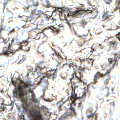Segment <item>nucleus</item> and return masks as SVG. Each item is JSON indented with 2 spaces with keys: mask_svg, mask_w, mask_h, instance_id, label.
Masks as SVG:
<instances>
[{
  "mask_svg": "<svg viewBox=\"0 0 120 120\" xmlns=\"http://www.w3.org/2000/svg\"><path fill=\"white\" fill-rule=\"evenodd\" d=\"M13 84L15 87V90L14 92V95L17 98H20L25 104L26 107L24 108V111L28 115V116L32 120H43L39 110L36 111L31 110L29 107L28 99L25 96V93L27 91L26 90V88L30 86L31 84L29 83H21L18 84L17 87L16 83L13 81H12Z\"/></svg>",
  "mask_w": 120,
  "mask_h": 120,
  "instance_id": "f257e3e1",
  "label": "nucleus"
},
{
  "mask_svg": "<svg viewBox=\"0 0 120 120\" xmlns=\"http://www.w3.org/2000/svg\"><path fill=\"white\" fill-rule=\"evenodd\" d=\"M77 87L75 86L74 88H72V92L71 94V96L69 97L68 99V100L70 101L69 105L70 108L68 109L66 112L62 115L59 118L60 120H63L66 117H71L76 114L75 110L73 106L75 104V102L77 98L75 92V89Z\"/></svg>",
  "mask_w": 120,
  "mask_h": 120,
  "instance_id": "f03ea898",
  "label": "nucleus"
},
{
  "mask_svg": "<svg viewBox=\"0 0 120 120\" xmlns=\"http://www.w3.org/2000/svg\"><path fill=\"white\" fill-rule=\"evenodd\" d=\"M92 12V11L91 10H90L88 9H83L80 11H79L78 10L75 11L73 12L72 15H69V14H68V17L70 16L71 17L76 16L78 15H82L85 13H90Z\"/></svg>",
  "mask_w": 120,
  "mask_h": 120,
  "instance_id": "7ed1b4c3",
  "label": "nucleus"
},
{
  "mask_svg": "<svg viewBox=\"0 0 120 120\" xmlns=\"http://www.w3.org/2000/svg\"><path fill=\"white\" fill-rule=\"evenodd\" d=\"M73 77L69 78V79L71 82V80L73 79H76L77 81L76 80L73 81L74 84V85L76 84L77 83H79L80 82H83L82 80H81L80 77L79 76H76V74L75 73L73 74Z\"/></svg>",
  "mask_w": 120,
  "mask_h": 120,
  "instance_id": "20e7f679",
  "label": "nucleus"
},
{
  "mask_svg": "<svg viewBox=\"0 0 120 120\" xmlns=\"http://www.w3.org/2000/svg\"><path fill=\"white\" fill-rule=\"evenodd\" d=\"M119 54L118 52L116 53L115 55V57L114 59L112 58H110L108 59V60L109 62V64H112L113 63H114L112 65V66H114V65L115 63H116V61L117 60H118L119 59V56L118 55Z\"/></svg>",
  "mask_w": 120,
  "mask_h": 120,
  "instance_id": "39448f33",
  "label": "nucleus"
},
{
  "mask_svg": "<svg viewBox=\"0 0 120 120\" xmlns=\"http://www.w3.org/2000/svg\"><path fill=\"white\" fill-rule=\"evenodd\" d=\"M14 41V39H12L11 41V43L9 44L8 47V49L5 50L4 49V54L8 55L9 53L13 52V51L11 49L10 47L12 45V43H13Z\"/></svg>",
  "mask_w": 120,
  "mask_h": 120,
  "instance_id": "423d86ee",
  "label": "nucleus"
},
{
  "mask_svg": "<svg viewBox=\"0 0 120 120\" xmlns=\"http://www.w3.org/2000/svg\"><path fill=\"white\" fill-rule=\"evenodd\" d=\"M44 77H50V78H52L53 80L56 78V74L53 73H50V74L48 73L44 74L43 76Z\"/></svg>",
  "mask_w": 120,
  "mask_h": 120,
  "instance_id": "0eeeda50",
  "label": "nucleus"
},
{
  "mask_svg": "<svg viewBox=\"0 0 120 120\" xmlns=\"http://www.w3.org/2000/svg\"><path fill=\"white\" fill-rule=\"evenodd\" d=\"M28 92L32 94V97L31 98V100L32 101L37 102L38 101V100L37 99L34 97V92L32 90H31L30 89H29L28 90Z\"/></svg>",
  "mask_w": 120,
  "mask_h": 120,
  "instance_id": "6e6552de",
  "label": "nucleus"
},
{
  "mask_svg": "<svg viewBox=\"0 0 120 120\" xmlns=\"http://www.w3.org/2000/svg\"><path fill=\"white\" fill-rule=\"evenodd\" d=\"M44 68V67H41L40 66H38L37 68H36L35 67H32V71H37L38 70L42 69H43Z\"/></svg>",
  "mask_w": 120,
  "mask_h": 120,
  "instance_id": "1a4fd4ad",
  "label": "nucleus"
},
{
  "mask_svg": "<svg viewBox=\"0 0 120 120\" xmlns=\"http://www.w3.org/2000/svg\"><path fill=\"white\" fill-rule=\"evenodd\" d=\"M110 71V70H108L105 73L102 74L101 73L99 72H98L97 73V76H99L100 77L102 76L103 75H105L107 73H109Z\"/></svg>",
  "mask_w": 120,
  "mask_h": 120,
  "instance_id": "9d476101",
  "label": "nucleus"
},
{
  "mask_svg": "<svg viewBox=\"0 0 120 120\" xmlns=\"http://www.w3.org/2000/svg\"><path fill=\"white\" fill-rule=\"evenodd\" d=\"M84 90H85L84 91L82 97H81L82 98V101H84L85 99V95L86 94V90L87 89V88H86L85 87L84 88Z\"/></svg>",
  "mask_w": 120,
  "mask_h": 120,
  "instance_id": "9b49d317",
  "label": "nucleus"
},
{
  "mask_svg": "<svg viewBox=\"0 0 120 120\" xmlns=\"http://www.w3.org/2000/svg\"><path fill=\"white\" fill-rule=\"evenodd\" d=\"M19 117L18 120H25L24 116L21 113L20 115H19Z\"/></svg>",
  "mask_w": 120,
  "mask_h": 120,
  "instance_id": "f8f14e48",
  "label": "nucleus"
},
{
  "mask_svg": "<svg viewBox=\"0 0 120 120\" xmlns=\"http://www.w3.org/2000/svg\"><path fill=\"white\" fill-rule=\"evenodd\" d=\"M43 110L45 112V114L46 115H47V114L48 113L49 115H50V113H49V110L47 108H45Z\"/></svg>",
  "mask_w": 120,
  "mask_h": 120,
  "instance_id": "ddd939ff",
  "label": "nucleus"
},
{
  "mask_svg": "<svg viewBox=\"0 0 120 120\" xmlns=\"http://www.w3.org/2000/svg\"><path fill=\"white\" fill-rule=\"evenodd\" d=\"M86 61L89 64H90V63H92V64L94 60L91 59H86Z\"/></svg>",
  "mask_w": 120,
  "mask_h": 120,
  "instance_id": "4468645a",
  "label": "nucleus"
},
{
  "mask_svg": "<svg viewBox=\"0 0 120 120\" xmlns=\"http://www.w3.org/2000/svg\"><path fill=\"white\" fill-rule=\"evenodd\" d=\"M108 16L107 15V12H105L104 13L102 17L103 19H104L107 18Z\"/></svg>",
  "mask_w": 120,
  "mask_h": 120,
  "instance_id": "2eb2a0df",
  "label": "nucleus"
},
{
  "mask_svg": "<svg viewBox=\"0 0 120 120\" xmlns=\"http://www.w3.org/2000/svg\"><path fill=\"white\" fill-rule=\"evenodd\" d=\"M45 7L47 8H49L51 7L50 4L49 3V1L48 0L46 1Z\"/></svg>",
  "mask_w": 120,
  "mask_h": 120,
  "instance_id": "dca6fc26",
  "label": "nucleus"
},
{
  "mask_svg": "<svg viewBox=\"0 0 120 120\" xmlns=\"http://www.w3.org/2000/svg\"><path fill=\"white\" fill-rule=\"evenodd\" d=\"M55 69H54L52 68H48L47 67V68H46V70L47 71H54L55 70Z\"/></svg>",
  "mask_w": 120,
  "mask_h": 120,
  "instance_id": "f3484780",
  "label": "nucleus"
},
{
  "mask_svg": "<svg viewBox=\"0 0 120 120\" xmlns=\"http://www.w3.org/2000/svg\"><path fill=\"white\" fill-rule=\"evenodd\" d=\"M106 12L108 16H111L113 15V13L112 11H107Z\"/></svg>",
  "mask_w": 120,
  "mask_h": 120,
  "instance_id": "a211bd4d",
  "label": "nucleus"
},
{
  "mask_svg": "<svg viewBox=\"0 0 120 120\" xmlns=\"http://www.w3.org/2000/svg\"><path fill=\"white\" fill-rule=\"evenodd\" d=\"M109 79V75H108L107 78L106 79H105L104 80V82L105 83H107L108 82V81Z\"/></svg>",
  "mask_w": 120,
  "mask_h": 120,
  "instance_id": "6ab92c4d",
  "label": "nucleus"
},
{
  "mask_svg": "<svg viewBox=\"0 0 120 120\" xmlns=\"http://www.w3.org/2000/svg\"><path fill=\"white\" fill-rule=\"evenodd\" d=\"M94 116V115L92 113H91L90 114H88L87 115V116L88 117H92Z\"/></svg>",
  "mask_w": 120,
  "mask_h": 120,
  "instance_id": "aec40b11",
  "label": "nucleus"
},
{
  "mask_svg": "<svg viewBox=\"0 0 120 120\" xmlns=\"http://www.w3.org/2000/svg\"><path fill=\"white\" fill-rule=\"evenodd\" d=\"M116 43L115 42H113L112 41H111L110 42V44L111 46L112 47L115 45Z\"/></svg>",
  "mask_w": 120,
  "mask_h": 120,
  "instance_id": "412c9836",
  "label": "nucleus"
},
{
  "mask_svg": "<svg viewBox=\"0 0 120 120\" xmlns=\"http://www.w3.org/2000/svg\"><path fill=\"white\" fill-rule=\"evenodd\" d=\"M19 17H21L23 19H22V21H24V20L26 19V17L25 16H22L21 17L19 15Z\"/></svg>",
  "mask_w": 120,
  "mask_h": 120,
  "instance_id": "4be33fe9",
  "label": "nucleus"
},
{
  "mask_svg": "<svg viewBox=\"0 0 120 120\" xmlns=\"http://www.w3.org/2000/svg\"><path fill=\"white\" fill-rule=\"evenodd\" d=\"M104 1L105 2L106 4H110V3L109 2V0H104Z\"/></svg>",
  "mask_w": 120,
  "mask_h": 120,
  "instance_id": "5701e85b",
  "label": "nucleus"
},
{
  "mask_svg": "<svg viewBox=\"0 0 120 120\" xmlns=\"http://www.w3.org/2000/svg\"><path fill=\"white\" fill-rule=\"evenodd\" d=\"M6 27L5 25L2 26L1 28V30H4L5 29Z\"/></svg>",
  "mask_w": 120,
  "mask_h": 120,
  "instance_id": "b1692460",
  "label": "nucleus"
},
{
  "mask_svg": "<svg viewBox=\"0 0 120 120\" xmlns=\"http://www.w3.org/2000/svg\"><path fill=\"white\" fill-rule=\"evenodd\" d=\"M94 82L96 81L97 80V77L96 75H95L94 76Z\"/></svg>",
  "mask_w": 120,
  "mask_h": 120,
  "instance_id": "393cba45",
  "label": "nucleus"
},
{
  "mask_svg": "<svg viewBox=\"0 0 120 120\" xmlns=\"http://www.w3.org/2000/svg\"><path fill=\"white\" fill-rule=\"evenodd\" d=\"M56 10H58L59 11H62V9L58 7L56 8Z\"/></svg>",
  "mask_w": 120,
  "mask_h": 120,
  "instance_id": "a878e982",
  "label": "nucleus"
},
{
  "mask_svg": "<svg viewBox=\"0 0 120 120\" xmlns=\"http://www.w3.org/2000/svg\"><path fill=\"white\" fill-rule=\"evenodd\" d=\"M51 17V16L47 15L45 16V18L46 19H49Z\"/></svg>",
  "mask_w": 120,
  "mask_h": 120,
  "instance_id": "bb28decb",
  "label": "nucleus"
},
{
  "mask_svg": "<svg viewBox=\"0 0 120 120\" xmlns=\"http://www.w3.org/2000/svg\"><path fill=\"white\" fill-rule=\"evenodd\" d=\"M51 29L54 31L56 32V31H57V30L55 29L53 27H51Z\"/></svg>",
  "mask_w": 120,
  "mask_h": 120,
  "instance_id": "cd10ccee",
  "label": "nucleus"
},
{
  "mask_svg": "<svg viewBox=\"0 0 120 120\" xmlns=\"http://www.w3.org/2000/svg\"><path fill=\"white\" fill-rule=\"evenodd\" d=\"M116 37L117 38V39L119 41H120V37H119V36L118 35H116Z\"/></svg>",
  "mask_w": 120,
  "mask_h": 120,
  "instance_id": "c85d7f7f",
  "label": "nucleus"
},
{
  "mask_svg": "<svg viewBox=\"0 0 120 120\" xmlns=\"http://www.w3.org/2000/svg\"><path fill=\"white\" fill-rule=\"evenodd\" d=\"M3 42L5 44H6L7 42V40L4 39Z\"/></svg>",
  "mask_w": 120,
  "mask_h": 120,
  "instance_id": "c756f323",
  "label": "nucleus"
},
{
  "mask_svg": "<svg viewBox=\"0 0 120 120\" xmlns=\"http://www.w3.org/2000/svg\"><path fill=\"white\" fill-rule=\"evenodd\" d=\"M66 101H63L62 100V101H60V102L61 103H62V104H64V103Z\"/></svg>",
  "mask_w": 120,
  "mask_h": 120,
  "instance_id": "7c9ffc66",
  "label": "nucleus"
},
{
  "mask_svg": "<svg viewBox=\"0 0 120 120\" xmlns=\"http://www.w3.org/2000/svg\"><path fill=\"white\" fill-rule=\"evenodd\" d=\"M80 61H81V62H82V61H84L85 60H86L85 59H81V58H80Z\"/></svg>",
  "mask_w": 120,
  "mask_h": 120,
  "instance_id": "2f4dec72",
  "label": "nucleus"
},
{
  "mask_svg": "<svg viewBox=\"0 0 120 120\" xmlns=\"http://www.w3.org/2000/svg\"><path fill=\"white\" fill-rule=\"evenodd\" d=\"M118 7V8L120 9V1L119 2Z\"/></svg>",
  "mask_w": 120,
  "mask_h": 120,
  "instance_id": "473e14b6",
  "label": "nucleus"
},
{
  "mask_svg": "<svg viewBox=\"0 0 120 120\" xmlns=\"http://www.w3.org/2000/svg\"><path fill=\"white\" fill-rule=\"evenodd\" d=\"M4 108H0V111H4Z\"/></svg>",
  "mask_w": 120,
  "mask_h": 120,
  "instance_id": "72a5a7b5",
  "label": "nucleus"
},
{
  "mask_svg": "<svg viewBox=\"0 0 120 120\" xmlns=\"http://www.w3.org/2000/svg\"><path fill=\"white\" fill-rule=\"evenodd\" d=\"M24 60H20L19 61L18 63H17V64H19V62H21V61H22V62H23L24 61Z\"/></svg>",
  "mask_w": 120,
  "mask_h": 120,
  "instance_id": "f704fd0d",
  "label": "nucleus"
},
{
  "mask_svg": "<svg viewBox=\"0 0 120 120\" xmlns=\"http://www.w3.org/2000/svg\"><path fill=\"white\" fill-rule=\"evenodd\" d=\"M28 49H25V50L28 51H29L30 50V47L29 46H28Z\"/></svg>",
  "mask_w": 120,
  "mask_h": 120,
  "instance_id": "c9c22d12",
  "label": "nucleus"
},
{
  "mask_svg": "<svg viewBox=\"0 0 120 120\" xmlns=\"http://www.w3.org/2000/svg\"><path fill=\"white\" fill-rule=\"evenodd\" d=\"M109 92H108V90H107V93L106 94V96H107L109 95Z\"/></svg>",
  "mask_w": 120,
  "mask_h": 120,
  "instance_id": "e433bc0d",
  "label": "nucleus"
},
{
  "mask_svg": "<svg viewBox=\"0 0 120 120\" xmlns=\"http://www.w3.org/2000/svg\"><path fill=\"white\" fill-rule=\"evenodd\" d=\"M41 74V72H40V73H39L37 75L38 77L40 76V74Z\"/></svg>",
  "mask_w": 120,
  "mask_h": 120,
  "instance_id": "4c0bfd02",
  "label": "nucleus"
},
{
  "mask_svg": "<svg viewBox=\"0 0 120 120\" xmlns=\"http://www.w3.org/2000/svg\"><path fill=\"white\" fill-rule=\"evenodd\" d=\"M61 106V105H59L58 106V107H59V108H60Z\"/></svg>",
  "mask_w": 120,
  "mask_h": 120,
  "instance_id": "58836bf2",
  "label": "nucleus"
},
{
  "mask_svg": "<svg viewBox=\"0 0 120 120\" xmlns=\"http://www.w3.org/2000/svg\"><path fill=\"white\" fill-rule=\"evenodd\" d=\"M6 2H4V7H5V4H6Z\"/></svg>",
  "mask_w": 120,
  "mask_h": 120,
  "instance_id": "ea45409f",
  "label": "nucleus"
},
{
  "mask_svg": "<svg viewBox=\"0 0 120 120\" xmlns=\"http://www.w3.org/2000/svg\"><path fill=\"white\" fill-rule=\"evenodd\" d=\"M16 28H17L18 29H20V27H18L17 26H16Z\"/></svg>",
  "mask_w": 120,
  "mask_h": 120,
  "instance_id": "a19ab883",
  "label": "nucleus"
},
{
  "mask_svg": "<svg viewBox=\"0 0 120 120\" xmlns=\"http://www.w3.org/2000/svg\"><path fill=\"white\" fill-rule=\"evenodd\" d=\"M25 43H26V47L27 46H28V43H26V42H25Z\"/></svg>",
  "mask_w": 120,
  "mask_h": 120,
  "instance_id": "79ce46f5",
  "label": "nucleus"
},
{
  "mask_svg": "<svg viewBox=\"0 0 120 120\" xmlns=\"http://www.w3.org/2000/svg\"><path fill=\"white\" fill-rule=\"evenodd\" d=\"M57 71H56L55 72L53 73H54L55 74H56V73H57Z\"/></svg>",
  "mask_w": 120,
  "mask_h": 120,
  "instance_id": "37998d69",
  "label": "nucleus"
},
{
  "mask_svg": "<svg viewBox=\"0 0 120 120\" xmlns=\"http://www.w3.org/2000/svg\"><path fill=\"white\" fill-rule=\"evenodd\" d=\"M23 45H21V47L20 48V49H22V48L23 47Z\"/></svg>",
  "mask_w": 120,
  "mask_h": 120,
  "instance_id": "c03bdc74",
  "label": "nucleus"
},
{
  "mask_svg": "<svg viewBox=\"0 0 120 120\" xmlns=\"http://www.w3.org/2000/svg\"><path fill=\"white\" fill-rule=\"evenodd\" d=\"M0 92L3 94V90L0 91Z\"/></svg>",
  "mask_w": 120,
  "mask_h": 120,
  "instance_id": "a18cd8bd",
  "label": "nucleus"
},
{
  "mask_svg": "<svg viewBox=\"0 0 120 120\" xmlns=\"http://www.w3.org/2000/svg\"><path fill=\"white\" fill-rule=\"evenodd\" d=\"M38 54L41 53L42 52H39V51H38Z\"/></svg>",
  "mask_w": 120,
  "mask_h": 120,
  "instance_id": "49530a36",
  "label": "nucleus"
},
{
  "mask_svg": "<svg viewBox=\"0 0 120 120\" xmlns=\"http://www.w3.org/2000/svg\"><path fill=\"white\" fill-rule=\"evenodd\" d=\"M43 79V78H42L40 79V81H41Z\"/></svg>",
  "mask_w": 120,
  "mask_h": 120,
  "instance_id": "de8ad7c7",
  "label": "nucleus"
},
{
  "mask_svg": "<svg viewBox=\"0 0 120 120\" xmlns=\"http://www.w3.org/2000/svg\"><path fill=\"white\" fill-rule=\"evenodd\" d=\"M53 56H55V55H56V54H55V53H53Z\"/></svg>",
  "mask_w": 120,
  "mask_h": 120,
  "instance_id": "09e8293b",
  "label": "nucleus"
},
{
  "mask_svg": "<svg viewBox=\"0 0 120 120\" xmlns=\"http://www.w3.org/2000/svg\"><path fill=\"white\" fill-rule=\"evenodd\" d=\"M24 42V41H23V42H21V43H20V44H22V43H23V42Z\"/></svg>",
  "mask_w": 120,
  "mask_h": 120,
  "instance_id": "8fccbe9b",
  "label": "nucleus"
},
{
  "mask_svg": "<svg viewBox=\"0 0 120 120\" xmlns=\"http://www.w3.org/2000/svg\"><path fill=\"white\" fill-rule=\"evenodd\" d=\"M90 29H89L88 30V32H89L90 31Z\"/></svg>",
  "mask_w": 120,
  "mask_h": 120,
  "instance_id": "3c124183",
  "label": "nucleus"
},
{
  "mask_svg": "<svg viewBox=\"0 0 120 120\" xmlns=\"http://www.w3.org/2000/svg\"><path fill=\"white\" fill-rule=\"evenodd\" d=\"M78 37H82V36H80V35H79V36H78Z\"/></svg>",
  "mask_w": 120,
  "mask_h": 120,
  "instance_id": "603ef678",
  "label": "nucleus"
},
{
  "mask_svg": "<svg viewBox=\"0 0 120 120\" xmlns=\"http://www.w3.org/2000/svg\"><path fill=\"white\" fill-rule=\"evenodd\" d=\"M80 104H81V103H79V104H79V106L80 105Z\"/></svg>",
  "mask_w": 120,
  "mask_h": 120,
  "instance_id": "864d4df0",
  "label": "nucleus"
},
{
  "mask_svg": "<svg viewBox=\"0 0 120 120\" xmlns=\"http://www.w3.org/2000/svg\"><path fill=\"white\" fill-rule=\"evenodd\" d=\"M56 112V111H54V112L55 113Z\"/></svg>",
  "mask_w": 120,
  "mask_h": 120,
  "instance_id": "5fc2aeb1",
  "label": "nucleus"
},
{
  "mask_svg": "<svg viewBox=\"0 0 120 120\" xmlns=\"http://www.w3.org/2000/svg\"><path fill=\"white\" fill-rule=\"evenodd\" d=\"M81 70H82V71H83V69L82 68V69Z\"/></svg>",
  "mask_w": 120,
  "mask_h": 120,
  "instance_id": "6e6d98bb",
  "label": "nucleus"
},
{
  "mask_svg": "<svg viewBox=\"0 0 120 120\" xmlns=\"http://www.w3.org/2000/svg\"><path fill=\"white\" fill-rule=\"evenodd\" d=\"M38 5H37V4H36V5H35V6H38Z\"/></svg>",
  "mask_w": 120,
  "mask_h": 120,
  "instance_id": "4d7b16f0",
  "label": "nucleus"
},
{
  "mask_svg": "<svg viewBox=\"0 0 120 120\" xmlns=\"http://www.w3.org/2000/svg\"><path fill=\"white\" fill-rule=\"evenodd\" d=\"M18 110H19V108H18Z\"/></svg>",
  "mask_w": 120,
  "mask_h": 120,
  "instance_id": "13d9d810",
  "label": "nucleus"
},
{
  "mask_svg": "<svg viewBox=\"0 0 120 120\" xmlns=\"http://www.w3.org/2000/svg\"><path fill=\"white\" fill-rule=\"evenodd\" d=\"M83 28H85V27L84 26H83Z\"/></svg>",
  "mask_w": 120,
  "mask_h": 120,
  "instance_id": "bf43d9fd",
  "label": "nucleus"
},
{
  "mask_svg": "<svg viewBox=\"0 0 120 120\" xmlns=\"http://www.w3.org/2000/svg\"><path fill=\"white\" fill-rule=\"evenodd\" d=\"M13 105V104H12V103L11 104V105Z\"/></svg>",
  "mask_w": 120,
  "mask_h": 120,
  "instance_id": "052dcab7",
  "label": "nucleus"
},
{
  "mask_svg": "<svg viewBox=\"0 0 120 120\" xmlns=\"http://www.w3.org/2000/svg\"><path fill=\"white\" fill-rule=\"evenodd\" d=\"M32 17V15H31V17Z\"/></svg>",
  "mask_w": 120,
  "mask_h": 120,
  "instance_id": "680f3d73",
  "label": "nucleus"
},
{
  "mask_svg": "<svg viewBox=\"0 0 120 120\" xmlns=\"http://www.w3.org/2000/svg\"><path fill=\"white\" fill-rule=\"evenodd\" d=\"M12 30H11V31L10 32H12Z\"/></svg>",
  "mask_w": 120,
  "mask_h": 120,
  "instance_id": "e2e57ef3",
  "label": "nucleus"
},
{
  "mask_svg": "<svg viewBox=\"0 0 120 120\" xmlns=\"http://www.w3.org/2000/svg\"><path fill=\"white\" fill-rule=\"evenodd\" d=\"M110 47H109V50H110Z\"/></svg>",
  "mask_w": 120,
  "mask_h": 120,
  "instance_id": "0e129e2a",
  "label": "nucleus"
},
{
  "mask_svg": "<svg viewBox=\"0 0 120 120\" xmlns=\"http://www.w3.org/2000/svg\"><path fill=\"white\" fill-rule=\"evenodd\" d=\"M1 76H0V78H1Z\"/></svg>",
  "mask_w": 120,
  "mask_h": 120,
  "instance_id": "69168bd1",
  "label": "nucleus"
},
{
  "mask_svg": "<svg viewBox=\"0 0 120 120\" xmlns=\"http://www.w3.org/2000/svg\"><path fill=\"white\" fill-rule=\"evenodd\" d=\"M59 65H60V63H59Z\"/></svg>",
  "mask_w": 120,
  "mask_h": 120,
  "instance_id": "338daca9",
  "label": "nucleus"
},
{
  "mask_svg": "<svg viewBox=\"0 0 120 120\" xmlns=\"http://www.w3.org/2000/svg\"><path fill=\"white\" fill-rule=\"evenodd\" d=\"M59 65H60V63H59Z\"/></svg>",
  "mask_w": 120,
  "mask_h": 120,
  "instance_id": "774afa93",
  "label": "nucleus"
}]
</instances>
